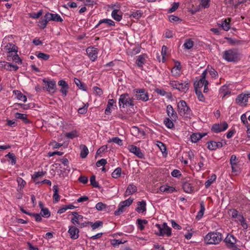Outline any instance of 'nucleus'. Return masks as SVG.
<instances>
[{"label": "nucleus", "mask_w": 250, "mask_h": 250, "mask_svg": "<svg viewBox=\"0 0 250 250\" xmlns=\"http://www.w3.org/2000/svg\"><path fill=\"white\" fill-rule=\"evenodd\" d=\"M222 57L229 62H234L239 60V53L236 49H230L222 53Z\"/></svg>", "instance_id": "obj_1"}, {"label": "nucleus", "mask_w": 250, "mask_h": 250, "mask_svg": "<svg viewBox=\"0 0 250 250\" xmlns=\"http://www.w3.org/2000/svg\"><path fill=\"white\" fill-rule=\"evenodd\" d=\"M222 240V235L218 232H209L205 238V240L208 244L216 245L219 244Z\"/></svg>", "instance_id": "obj_2"}, {"label": "nucleus", "mask_w": 250, "mask_h": 250, "mask_svg": "<svg viewBox=\"0 0 250 250\" xmlns=\"http://www.w3.org/2000/svg\"><path fill=\"white\" fill-rule=\"evenodd\" d=\"M155 227L157 230H155V231L157 235L160 236L166 235L167 237L171 236V229L167 225L166 223H164L162 225L156 224Z\"/></svg>", "instance_id": "obj_3"}, {"label": "nucleus", "mask_w": 250, "mask_h": 250, "mask_svg": "<svg viewBox=\"0 0 250 250\" xmlns=\"http://www.w3.org/2000/svg\"><path fill=\"white\" fill-rule=\"evenodd\" d=\"M134 99L130 98L127 93H124L120 95L119 100V106L125 108V107H133L134 105Z\"/></svg>", "instance_id": "obj_4"}, {"label": "nucleus", "mask_w": 250, "mask_h": 250, "mask_svg": "<svg viewBox=\"0 0 250 250\" xmlns=\"http://www.w3.org/2000/svg\"><path fill=\"white\" fill-rule=\"evenodd\" d=\"M177 111L180 115L184 116L189 115L191 112L190 108L187 105L186 102L181 100L177 104Z\"/></svg>", "instance_id": "obj_5"}, {"label": "nucleus", "mask_w": 250, "mask_h": 250, "mask_svg": "<svg viewBox=\"0 0 250 250\" xmlns=\"http://www.w3.org/2000/svg\"><path fill=\"white\" fill-rule=\"evenodd\" d=\"M224 241L228 248L232 250H240L236 246L237 239L233 235L228 234Z\"/></svg>", "instance_id": "obj_6"}, {"label": "nucleus", "mask_w": 250, "mask_h": 250, "mask_svg": "<svg viewBox=\"0 0 250 250\" xmlns=\"http://www.w3.org/2000/svg\"><path fill=\"white\" fill-rule=\"evenodd\" d=\"M133 199L129 198L127 200L120 203L118 208L114 211V215H119L125 211L126 208L128 207L133 202Z\"/></svg>", "instance_id": "obj_7"}, {"label": "nucleus", "mask_w": 250, "mask_h": 250, "mask_svg": "<svg viewBox=\"0 0 250 250\" xmlns=\"http://www.w3.org/2000/svg\"><path fill=\"white\" fill-rule=\"evenodd\" d=\"M135 98L137 100L146 102L148 100V95L144 89H135L133 91Z\"/></svg>", "instance_id": "obj_8"}, {"label": "nucleus", "mask_w": 250, "mask_h": 250, "mask_svg": "<svg viewBox=\"0 0 250 250\" xmlns=\"http://www.w3.org/2000/svg\"><path fill=\"white\" fill-rule=\"evenodd\" d=\"M228 127V125L226 122H224L222 124H215L211 127V130L216 133H218L222 131L226 130Z\"/></svg>", "instance_id": "obj_9"}, {"label": "nucleus", "mask_w": 250, "mask_h": 250, "mask_svg": "<svg viewBox=\"0 0 250 250\" xmlns=\"http://www.w3.org/2000/svg\"><path fill=\"white\" fill-rule=\"evenodd\" d=\"M86 51L91 61L94 62L97 59L98 53V50L97 48L94 46H90L86 49Z\"/></svg>", "instance_id": "obj_10"}, {"label": "nucleus", "mask_w": 250, "mask_h": 250, "mask_svg": "<svg viewBox=\"0 0 250 250\" xmlns=\"http://www.w3.org/2000/svg\"><path fill=\"white\" fill-rule=\"evenodd\" d=\"M128 149L130 152L135 154L139 158H144V154L142 152L139 147L134 145H129L128 146Z\"/></svg>", "instance_id": "obj_11"}, {"label": "nucleus", "mask_w": 250, "mask_h": 250, "mask_svg": "<svg viewBox=\"0 0 250 250\" xmlns=\"http://www.w3.org/2000/svg\"><path fill=\"white\" fill-rule=\"evenodd\" d=\"M68 233H69L70 238L72 239L75 240L79 238V230L75 226H70L69 227Z\"/></svg>", "instance_id": "obj_12"}, {"label": "nucleus", "mask_w": 250, "mask_h": 250, "mask_svg": "<svg viewBox=\"0 0 250 250\" xmlns=\"http://www.w3.org/2000/svg\"><path fill=\"white\" fill-rule=\"evenodd\" d=\"M208 148L210 150H214L217 148H221L223 146L222 142H216L214 141H210L208 142Z\"/></svg>", "instance_id": "obj_13"}, {"label": "nucleus", "mask_w": 250, "mask_h": 250, "mask_svg": "<svg viewBox=\"0 0 250 250\" xmlns=\"http://www.w3.org/2000/svg\"><path fill=\"white\" fill-rule=\"evenodd\" d=\"M167 113L172 121H176L178 118L176 111L170 104L168 105L167 107Z\"/></svg>", "instance_id": "obj_14"}, {"label": "nucleus", "mask_w": 250, "mask_h": 250, "mask_svg": "<svg viewBox=\"0 0 250 250\" xmlns=\"http://www.w3.org/2000/svg\"><path fill=\"white\" fill-rule=\"evenodd\" d=\"M4 48L7 51L9 55H11V53L12 52L17 53L18 51V47L16 45L12 43H7L5 46H4Z\"/></svg>", "instance_id": "obj_15"}, {"label": "nucleus", "mask_w": 250, "mask_h": 250, "mask_svg": "<svg viewBox=\"0 0 250 250\" xmlns=\"http://www.w3.org/2000/svg\"><path fill=\"white\" fill-rule=\"evenodd\" d=\"M146 55L142 54L136 57L137 59L135 63L137 66L140 68L143 66V65L146 63Z\"/></svg>", "instance_id": "obj_16"}, {"label": "nucleus", "mask_w": 250, "mask_h": 250, "mask_svg": "<svg viewBox=\"0 0 250 250\" xmlns=\"http://www.w3.org/2000/svg\"><path fill=\"white\" fill-rule=\"evenodd\" d=\"M48 17V21H58V22H62L63 21L61 17V16L57 14H52L50 13H46Z\"/></svg>", "instance_id": "obj_17"}, {"label": "nucleus", "mask_w": 250, "mask_h": 250, "mask_svg": "<svg viewBox=\"0 0 250 250\" xmlns=\"http://www.w3.org/2000/svg\"><path fill=\"white\" fill-rule=\"evenodd\" d=\"M137 191V187L133 185V184H129L125 193V196L126 197L132 194L133 193L136 192Z\"/></svg>", "instance_id": "obj_18"}, {"label": "nucleus", "mask_w": 250, "mask_h": 250, "mask_svg": "<svg viewBox=\"0 0 250 250\" xmlns=\"http://www.w3.org/2000/svg\"><path fill=\"white\" fill-rule=\"evenodd\" d=\"M138 207L136 208V211L139 213H143L146 210V202L145 201L137 202Z\"/></svg>", "instance_id": "obj_19"}, {"label": "nucleus", "mask_w": 250, "mask_h": 250, "mask_svg": "<svg viewBox=\"0 0 250 250\" xmlns=\"http://www.w3.org/2000/svg\"><path fill=\"white\" fill-rule=\"evenodd\" d=\"M111 16L118 21H120L122 19V12L118 9H114L111 13Z\"/></svg>", "instance_id": "obj_20"}, {"label": "nucleus", "mask_w": 250, "mask_h": 250, "mask_svg": "<svg viewBox=\"0 0 250 250\" xmlns=\"http://www.w3.org/2000/svg\"><path fill=\"white\" fill-rule=\"evenodd\" d=\"M47 15L46 14L39 21L38 26L41 29H44L47 23L49 21H48V18H47Z\"/></svg>", "instance_id": "obj_21"}, {"label": "nucleus", "mask_w": 250, "mask_h": 250, "mask_svg": "<svg viewBox=\"0 0 250 250\" xmlns=\"http://www.w3.org/2000/svg\"><path fill=\"white\" fill-rule=\"evenodd\" d=\"M206 135H207L206 133H205L203 134H201L199 133H193L190 136L191 142L193 143H196L200 139H201L202 138H203Z\"/></svg>", "instance_id": "obj_22"}, {"label": "nucleus", "mask_w": 250, "mask_h": 250, "mask_svg": "<svg viewBox=\"0 0 250 250\" xmlns=\"http://www.w3.org/2000/svg\"><path fill=\"white\" fill-rule=\"evenodd\" d=\"M205 84H206V85H208V81L200 79L198 81H196L194 83V87L195 90H198V88L202 87L204 85H205Z\"/></svg>", "instance_id": "obj_23"}, {"label": "nucleus", "mask_w": 250, "mask_h": 250, "mask_svg": "<svg viewBox=\"0 0 250 250\" xmlns=\"http://www.w3.org/2000/svg\"><path fill=\"white\" fill-rule=\"evenodd\" d=\"M160 190L163 192H167L171 193L176 191L175 188L173 187L168 186L167 185H163L160 187Z\"/></svg>", "instance_id": "obj_24"}, {"label": "nucleus", "mask_w": 250, "mask_h": 250, "mask_svg": "<svg viewBox=\"0 0 250 250\" xmlns=\"http://www.w3.org/2000/svg\"><path fill=\"white\" fill-rule=\"evenodd\" d=\"M7 60L9 61H14L18 64H21L22 63V61L17 53H16V54L13 56L12 55H8L7 56Z\"/></svg>", "instance_id": "obj_25"}, {"label": "nucleus", "mask_w": 250, "mask_h": 250, "mask_svg": "<svg viewBox=\"0 0 250 250\" xmlns=\"http://www.w3.org/2000/svg\"><path fill=\"white\" fill-rule=\"evenodd\" d=\"M236 103L242 105L243 104L247 103L248 102V99L246 98L245 95L243 93L239 94L236 99Z\"/></svg>", "instance_id": "obj_26"}, {"label": "nucleus", "mask_w": 250, "mask_h": 250, "mask_svg": "<svg viewBox=\"0 0 250 250\" xmlns=\"http://www.w3.org/2000/svg\"><path fill=\"white\" fill-rule=\"evenodd\" d=\"M80 147L81 149V157L82 158H86L89 153L87 146L84 145H80Z\"/></svg>", "instance_id": "obj_27"}, {"label": "nucleus", "mask_w": 250, "mask_h": 250, "mask_svg": "<svg viewBox=\"0 0 250 250\" xmlns=\"http://www.w3.org/2000/svg\"><path fill=\"white\" fill-rule=\"evenodd\" d=\"M15 117L17 119L21 120L26 124H28L31 123V122L27 118L26 114L16 113L15 114Z\"/></svg>", "instance_id": "obj_28"}, {"label": "nucleus", "mask_w": 250, "mask_h": 250, "mask_svg": "<svg viewBox=\"0 0 250 250\" xmlns=\"http://www.w3.org/2000/svg\"><path fill=\"white\" fill-rule=\"evenodd\" d=\"M181 69V64L179 62H176V64L171 70V73L173 75H179Z\"/></svg>", "instance_id": "obj_29"}, {"label": "nucleus", "mask_w": 250, "mask_h": 250, "mask_svg": "<svg viewBox=\"0 0 250 250\" xmlns=\"http://www.w3.org/2000/svg\"><path fill=\"white\" fill-rule=\"evenodd\" d=\"M183 188L184 191L187 193H190L193 190V187L191 186V184L187 181L183 183Z\"/></svg>", "instance_id": "obj_30"}, {"label": "nucleus", "mask_w": 250, "mask_h": 250, "mask_svg": "<svg viewBox=\"0 0 250 250\" xmlns=\"http://www.w3.org/2000/svg\"><path fill=\"white\" fill-rule=\"evenodd\" d=\"M53 202L54 203H57L60 200V196L58 192L59 189L57 185H54L53 187Z\"/></svg>", "instance_id": "obj_31"}, {"label": "nucleus", "mask_w": 250, "mask_h": 250, "mask_svg": "<svg viewBox=\"0 0 250 250\" xmlns=\"http://www.w3.org/2000/svg\"><path fill=\"white\" fill-rule=\"evenodd\" d=\"M13 93L16 95L17 98L18 100L25 102L27 101V98L26 96L23 95L20 91L14 90Z\"/></svg>", "instance_id": "obj_32"}, {"label": "nucleus", "mask_w": 250, "mask_h": 250, "mask_svg": "<svg viewBox=\"0 0 250 250\" xmlns=\"http://www.w3.org/2000/svg\"><path fill=\"white\" fill-rule=\"evenodd\" d=\"M189 88V83L185 82V83H180V85L178 87V90L186 92Z\"/></svg>", "instance_id": "obj_33"}, {"label": "nucleus", "mask_w": 250, "mask_h": 250, "mask_svg": "<svg viewBox=\"0 0 250 250\" xmlns=\"http://www.w3.org/2000/svg\"><path fill=\"white\" fill-rule=\"evenodd\" d=\"M47 84L46 85L47 90L49 92H54V88L56 85L55 82L50 81H47Z\"/></svg>", "instance_id": "obj_34"}, {"label": "nucleus", "mask_w": 250, "mask_h": 250, "mask_svg": "<svg viewBox=\"0 0 250 250\" xmlns=\"http://www.w3.org/2000/svg\"><path fill=\"white\" fill-rule=\"evenodd\" d=\"M74 82L76 84V85L80 89L83 91L86 90V86L83 83L81 82V81L77 79V78H74Z\"/></svg>", "instance_id": "obj_35"}, {"label": "nucleus", "mask_w": 250, "mask_h": 250, "mask_svg": "<svg viewBox=\"0 0 250 250\" xmlns=\"http://www.w3.org/2000/svg\"><path fill=\"white\" fill-rule=\"evenodd\" d=\"M230 19L229 18H228L227 19H225L224 21H222L221 25L224 30L228 31L230 29Z\"/></svg>", "instance_id": "obj_36"}, {"label": "nucleus", "mask_w": 250, "mask_h": 250, "mask_svg": "<svg viewBox=\"0 0 250 250\" xmlns=\"http://www.w3.org/2000/svg\"><path fill=\"white\" fill-rule=\"evenodd\" d=\"M147 222V221L146 219L142 220L141 219H138L137 220L138 227L141 230L144 229L145 227L144 225L146 224Z\"/></svg>", "instance_id": "obj_37"}, {"label": "nucleus", "mask_w": 250, "mask_h": 250, "mask_svg": "<svg viewBox=\"0 0 250 250\" xmlns=\"http://www.w3.org/2000/svg\"><path fill=\"white\" fill-rule=\"evenodd\" d=\"M143 14V12L141 10H136L135 11L132 12L130 15V17H133L136 19H139L140 18Z\"/></svg>", "instance_id": "obj_38"}, {"label": "nucleus", "mask_w": 250, "mask_h": 250, "mask_svg": "<svg viewBox=\"0 0 250 250\" xmlns=\"http://www.w3.org/2000/svg\"><path fill=\"white\" fill-rule=\"evenodd\" d=\"M216 179V176L214 174H212L209 179L205 183V185L206 188H208L211 184L215 181Z\"/></svg>", "instance_id": "obj_39"}, {"label": "nucleus", "mask_w": 250, "mask_h": 250, "mask_svg": "<svg viewBox=\"0 0 250 250\" xmlns=\"http://www.w3.org/2000/svg\"><path fill=\"white\" fill-rule=\"evenodd\" d=\"M79 136V134L76 130H73L65 134V137L67 138L73 139Z\"/></svg>", "instance_id": "obj_40"}, {"label": "nucleus", "mask_w": 250, "mask_h": 250, "mask_svg": "<svg viewBox=\"0 0 250 250\" xmlns=\"http://www.w3.org/2000/svg\"><path fill=\"white\" fill-rule=\"evenodd\" d=\"M36 55L38 58L42 59L44 61L48 60L50 57V55L41 52H37L36 53Z\"/></svg>", "instance_id": "obj_41"}, {"label": "nucleus", "mask_w": 250, "mask_h": 250, "mask_svg": "<svg viewBox=\"0 0 250 250\" xmlns=\"http://www.w3.org/2000/svg\"><path fill=\"white\" fill-rule=\"evenodd\" d=\"M87 223H90V225H91V226L92 228V229H93V230L95 229H97L100 227H102L103 225V223L101 221H98L94 223L88 221V222H87Z\"/></svg>", "instance_id": "obj_42"}, {"label": "nucleus", "mask_w": 250, "mask_h": 250, "mask_svg": "<svg viewBox=\"0 0 250 250\" xmlns=\"http://www.w3.org/2000/svg\"><path fill=\"white\" fill-rule=\"evenodd\" d=\"M122 172V169L120 167L116 168L112 173V177L114 178L117 179L120 177Z\"/></svg>", "instance_id": "obj_43"}, {"label": "nucleus", "mask_w": 250, "mask_h": 250, "mask_svg": "<svg viewBox=\"0 0 250 250\" xmlns=\"http://www.w3.org/2000/svg\"><path fill=\"white\" fill-rule=\"evenodd\" d=\"M5 157H8L11 160V164L14 165L16 163V158L15 155L13 153L9 152L7 155H5Z\"/></svg>", "instance_id": "obj_44"}, {"label": "nucleus", "mask_w": 250, "mask_h": 250, "mask_svg": "<svg viewBox=\"0 0 250 250\" xmlns=\"http://www.w3.org/2000/svg\"><path fill=\"white\" fill-rule=\"evenodd\" d=\"M183 45L185 49H190L193 47V42L191 39H188L186 41Z\"/></svg>", "instance_id": "obj_45"}, {"label": "nucleus", "mask_w": 250, "mask_h": 250, "mask_svg": "<svg viewBox=\"0 0 250 250\" xmlns=\"http://www.w3.org/2000/svg\"><path fill=\"white\" fill-rule=\"evenodd\" d=\"M113 142L117 145H118L120 146H121L123 145V142L122 141L117 137H113L111 139H110L108 141V143H111Z\"/></svg>", "instance_id": "obj_46"}, {"label": "nucleus", "mask_w": 250, "mask_h": 250, "mask_svg": "<svg viewBox=\"0 0 250 250\" xmlns=\"http://www.w3.org/2000/svg\"><path fill=\"white\" fill-rule=\"evenodd\" d=\"M164 123L168 128H172L174 126L172 120H170L169 118H166Z\"/></svg>", "instance_id": "obj_47"}, {"label": "nucleus", "mask_w": 250, "mask_h": 250, "mask_svg": "<svg viewBox=\"0 0 250 250\" xmlns=\"http://www.w3.org/2000/svg\"><path fill=\"white\" fill-rule=\"evenodd\" d=\"M90 184L94 187V188H100V186H99V184L98 182L96 181V176L94 175L91 176L90 178Z\"/></svg>", "instance_id": "obj_48"}, {"label": "nucleus", "mask_w": 250, "mask_h": 250, "mask_svg": "<svg viewBox=\"0 0 250 250\" xmlns=\"http://www.w3.org/2000/svg\"><path fill=\"white\" fill-rule=\"evenodd\" d=\"M205 210L204 203L203 201L200 202V210L198 213L197 217L201 218L202 217L204 214V211Z\"/></svg>", "instance_id": "obj_49"}, {"label": "nucleus", "mask_w": 250, "mask_h": 250, "mask_svg": "<svg viewBox=\"0 0 250 250\" xmlns=\"http://www.w3.org/2000/svg\"><path fill=\"white\" fill-rule=\"evenodd\" d=\"M40 214L44 218H48L50 216V212L47 208L42 209L41 210Z\"/></svg>", "instance_id": "obj_50"}, {"label": "nucleus", "mask_w": 250, "mask_h": 250, "mask_svg": "<svg viewBox=\"0 0 250 250\" xmlns=\"http://www.w3.org/2000/svg\"><path fill=\"white\" fill-rule=\"evenodd\" d=\"M95 208L98 210L104 211L106 209V205L102 202H99L96 205Z\"/></svg>", "instance_id": "obj_51"}, {"label": "nucleus", "mask_w": 250, "mask_h": 250, "mask_svg": "<svg viewBox=\"0 0 250 250\" xmlns=\"http://www.w3.org/2000/svg\"><path fill=\"white\" fill-rule=\"evenodd\" d=\"M106 23L108 26H114L115 22L110 19H103L100 21V24Z\"/></svg>", "instance_id": "obj_52"}, {"label": "nucleus", "mask_w": 250, "mask_h": 250, "mask_svg": "<svg viewBox=\"0 0 250 250\" xmlns=\"http://www.w3.org/2000/svg\"><path fill=\"white\" fill-rule=\"evenodd\" d=\"M17 181L18 183L19 186H20V190H21L26 185V182L21 178H17Z\"/></svg>", "instance_id": "obj_53"}, {"label": "nucleus", "mask_w": 250, "mask_h": 250, "mask_svg": "<svg viewBox=\"0 0 250 250\" xmlns=\"http://www.w3.org/2000/svg\"><path fill=\"white\" fill-rule=\"evenodd\" d=\"M195 91L198 100L200 101L204 102L205 100V98L204 95H203L201 91L200 90H195Z\"/></svg>", "instance_id": "obj_54"}, {"label": "nucleus", "mask_w": 250, "mask_h": 250, "mask_svg": "<svg viewBox=\"0 0 250 250\" xmlns=\"http://www.w3.org/2000/svg\"><path fill=\"white\" fill-rule=\"evenodd\" d=\"M42 14V10H39L37 13H33L29 14V17L33 19H38Z\"/></svg>", "instance_id": "obj_55"}, {"label": "nucleus", "mask_w": 250, "mask_h": 250, "mask_svg": "<svg viewBox=\"0 0 250 250\" xmlns=\"http://www.w3.org/2000/svg\"><path fill=\"white\" fill-rule=\"evenodd\" d=\"M140 129V128L137 126H133L131 129V131L133 135L138 136L139 135Z\"/></svg>", "instance_id": "obj_56"}, {"label": "nucleus", "mask_w": 250, "mask_h": 250, "mask_svg": "<svg viewBox=\"0 0 250 250\" xmlns=\"http://www.w3.org/2000/svg\"><path fill=\"white\" fill-rule=\"evenodd\" d=\"M238 162V159L237 158L236 155H231L230 159V164L231 166L236 165Z\"/></svg>", "instance_id": "obj_57"}, {"label": "nucleus", "mask_w": 250, "mask_h": 250, "mask_svg": "<svg viewBox=\"0 0 250 250\" xmlns=\"http://www.w3.org/2000/svg\"><path fill=\"white\" fill-rule=\"evenodd\" d=\"M179 6V2H174L172 4V7L168 10L169 13H172L175 11L178 8Z\"/></svg>", "instance_id": "obj_58"}, {"label": "nucleus", "mask_w": 250, "mask_h": 250, "mask_svg": "<svg viewBox=\"0 0 250 250\" xmlns=\"http://www.w3.org/2000/svg\"><path fill=\"white\" fill-rule=\"evenodd\" d=\"M31 216L34 217L37 222H40L42 220V215L40 213H32Z\"/></svg>", "instance_id": "obj_59"}, {"label": "nucleus", "mask_w": 250, "mask_h": 250, "mask_svg": "<svg viewBox=\"0 0 250 250\" xmlns=\"http://www.w3.org/2000/svg\"><path fill=\"white\" fill-rule=\"evenodd\" d=\"M106 160L105 159H102L97 162L96 166L97 167H100L101 166L104 167L106 164Z\"/></svg>", "instance_id": "obj_60"}, {"label": "nucleus", "mask_w": 250, "mask_h": 250, "mask_svg": "<svg viewBox=\"0 0 250 250\" xmlns=\"http://www.w3.org/2000/svg\"><path fill=\"white\" fill-rule=\"evenodd\" d=\"M172 176L174 177L179 178L181 175L180 171L178 169H174L171 173Z\"/></svg>", "instance_id": "obj_61"}, {"label": "nucleus", "mask_w": 250, "mask_h": 250, "mask_svg": "<svg viewBox=\"0 0 250 250\" xmlns=\"http://www.w3.org/2000/svg\"><path fill=\"white\" fill-rule=\"evenodd\" d=\"M159 144L157 145L160 148L162 152L164 153L167 150L166 146L165 144L161 142H158Z\"/></svg>", "instance_id": "obj_62"}, {"label": "nucleus", "mask_w": 250, "mask_h": 250, "mask_svg": "<svg viewBox=\"0 0 250 250\" xmlns=\"http://www.w3.org/2000/svg\"><path fill=\"white\" fill-rule=\"evenodd\" d=\"M241 120L244 125H245L247 127L248 125V121H247V117L246 114H243L242 115L241 117Z\"/></svg>", "instance_id": "obj_63"}, {"label": "nucleus", "mask_w": 250, "mask_h": 250, "mask_svg": "<svg viewBox=\"0 0 250 250\" xmlns=\"http://www.w3.org/2000/svg\"><path fill=\"white\" fill-rule=\"evenodd\" d=\"M208 71L212 78H215L218 76V73L214 69L211 68Z\"/></svg>", "instance_id": "obj_64"}]
</instances>
